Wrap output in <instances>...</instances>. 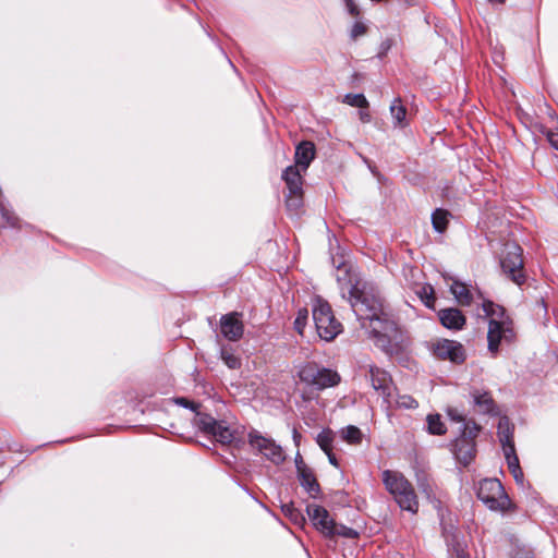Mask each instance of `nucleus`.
Wrapping results in <instances>:
<instances>
[{"mask_svg":"<svg viewBox=\"0 0 558 558\" xmlns=\"http://www.w3.org/2000/svg\"><path fill=\"white\" fill-rule=\"evenodd\" d=\"M296 377L303 384L300 398L303 402H311L319 398V392L336 387L341 381L340 374L316 362H306L299 366Z\"/></svg>","mask_w":558,"mask_h":558,"instance_id":"1","label":"nucleus"},{"mask_svg":"<svg viewBox=\"0 0 558 558\" xmlns=\"http://www.w3.org/2000/svg\"><path fill=\"white\" fill-rule=\"evenodd\" d=\"M482 307L485 315L490 318L487 331L488 351L496 355L501 342L511 343L514 341L513 322L506 316V310L493 301L485 300Z\"/></svg>","mask_w":558,"mask_h":558,"instance_id":"2","label":"nucleus"},{"mask_svg":"<svg viewBox=\"0 0 558 558\" xmlns=\"http://www.w3.org/2000/svg\"><path fill=\"white\" fill-rule=\"evenodd\" d=\"M383 483L402 510L416 513L418 499L412 483L400 472L385 470Z\"/></svg>","mask_w":558,"mask_h":558,"instance_id":"3","label":"nucleus"},{"mask_svg":"<svg viewBox=\"0 0 558 558\" xmlns=\"http://www.w3.org/2000/svg\"><path fill=\"white\" fill-rule=\"evenodd\" d=\"M349 301L359 320H369L371 325L383 320V305L380 300L362 291L357 286H353L350 289Z\"/></svg>","mask_w":558,"mask_h":558,"instance_id":"4","label":"nucleus"},{"mask_svg":"<svg viewBox=\"0 0 558 558\" xmlns=\"http://www.w3.org/2000/svg\"><path fill=\"white\" fill-rule=\"evenodd\" d=\"M523 250L515 242H507L500 256V267L502 272L518 286H522L525 280Z\"/></svg>","mask_w":558,"mask_h":558,"instance_id":"5","label":"nucleus"},{"mask_svg":"<svg viewBox=\"0 0 558 558\" xmlns=\"http://www.w3.org/2000/svg\"><path fill=\"white\" fill-rule=\"evenodd\" d=\"M313 319L322 340L332 341L342 331V324L335 317L331 306L326 301H317L313 308Z\"/></svg>","mask_w":558,"mask_h":558,"instance_id":"6","label":"nucleus"},{"mask_svg":"<svg viewBox=\"0 0 558 558\" xmlns=\"http://www.w3.org/2000/svg\"><path fill=\"white\" fill-rule=\"evenodd\" d=\"M481 432V426L474 421L464 424L462 434L453 442L456 459L464 466L469 465L476 456L475 439Z\"/></svg>","mask_w":558,"mask_h":558,"instance_id":"7","label":"nucleus"},{"mask_svg":"<svg viewBox=\"0 0 558 558\" xmlns=\"http://www.w3.org/2000/svg\"><path fill=\"white\" fill-rule=\"evenodd\" d=\"M477 497L490 510L506 511L511 507V500L497 478H485L480 482Z\"/></svg>","mask_w":558,"mask_h":558,"instance_id":"8","label":"nucleus"},{"mask_svg":"<svg viewBox=\"0 0 558 558\" xmlns=\"http://www.w3.org/2000/svg\"><path fill=\"white\" fill-rule=\"evenodd\" d=\"M303 170L295 166H289L282 173V180L289 190L286 205L289 209H299L303 203Z\"/></svg>","mask_w":558,"mask_h":558,"instance_id":"9","label":"nucleus"},{"mask_svg":"<svg viewBox=\"0 0 558 558\" xmlns=\"http://www.w3.org/2000/svg\"><path fill=\"white\" fill-rule=\"evenodd\" d=\"M248 444L251 448L263 454L267 460L275 464H281L286 460L284 451L274 439L263 436L257 430L248 434Z\"/></svg>","mask_w":558,"mask_h":558,"instance_id":"10","label":"nucleus"},{"mask_svg":"<svg viewBox=\"0 0 558 558\" xmlns=\"http://www.w3.org/2000/svg\"><path fill=\"white\" fill-rule=\"evenodd\" d=\"M211 439L229 448H238L239 444L242 441L235 423L227 417L222 420L211 417Z\"/></svg>","mask_w":558,"mask_h":558,"instance_id":"11","label":"nucleus"},{"mask_svg":"<svg viewBox=\"0 0 558 558\" xmlns=\"http://www.w3.org/2000/svg\"><path fill=\"white\" fill-rule=\"evenodd\" d=\"M430 351L436 359L453 364H462L466 359L464 347L454 340L436 339L430 342Z\"/></svg>","mask_w":558,"mask_h":558,"instance_id":"12","label":"nucleus"},{"mask_svg":"<svg viewBox=\"0 0 558 558\" xmlns=\"http://www.w3.org/2000/svg\"><path fill=\"white\" fill-rule=\"evenodd\" d=\"M367 374L372 387L383 397L387 408H391V397L395 386L390 374L374 364L368 365Z\"/></svg>","mask_w":558,"mask_h":558,"instance_id":"13","label":"nucleus"},{"mask_svg":"<svg viewBox=\"0 0 558 558\" xmlns=\"http://www.w3.org/2000/svg\"><path fill=\"white\" fill-rule=\"evenodd\" d=\"M371 336L374 339L375 345L380 348L384 352L392 355L398 352V345L392 343L388 336V331L395 329V324L387 319L377 323L375 326L371 325Z\"/></svg>","mask_w":558,"mask_h":558,"instance_id":"14","label":"nucleus"},{"mask_svg":"<svg viewBox=\"0 0 558 558\" xmlns=\"http://www.w3.org/2000/svg\"><path fill=\"white\" fill-rule=\"evenodd\" d=\"M308 518L313 522V525L326 537H333L335 532L332 531L335 521L330 518L329 512L322 506L308 505L306 507Z\"/></svg>","mask_w":558,"mask_h":558,"instance_id":"15","label":"nucleus"},{"mask_svg":"<svg viewBox=\"0 0 558 558\" xmlns=\"http://www.w3.org/2000/svg\"><path fill=\"white\" fill-rule=\"evenodd\" d=\"M220 333L229 341H239L244 333L242 313L231 312L222 315L219 323Z\"/></svg>","mask_w":558,"mask_h":558,"instance_id":"16","label":"nucleus"},{"mask_svg":"<svg viewBox=\"0 0 558 558\" xmlns=\"http://www.w3.org/2000/svg\"><path fill=\"white\" fill-rule=\"evenodd\" d=\"M441 325L450 330H462L466 324L464 314L456 307L442 308L438 312Z\"/></svg>","mask_w":558,"mask_h":558,"instance_id":"17","label":"nucleus"},{"mask_svg":"<svg viewBox=\"0 0 558 558\" xmlns=\"http://www.w3.org/2000/svg\"><path fill=\"white\" fill-rule=\"evenodd\" d=\"M316 148L313 142L303 141L295 147L294 165L305 172L315 158Z\"/></svg>","mask_w":558,"mask_h":558,"instance_id":"18","label":"nucleus"},{"mask_svg":"<svg viewBox=\"0 0 558 558\" xmlns=\"http://www.w3.org/2000/svg\"><path fill=\"white\" fill-rule=\"evenodd\" d=\"M298 476L300 484L305 488L308 495L312 498H317L320 494V486L312 469L308 466H300Z\"/></svg>","mask_w":558,"mask_h":558,"instance_id":"19","label":"nucleus"},{"mask_svg":"<svg viewBox=\"0 0 558 558\" xmlns=\"http://www.w3.org/2000/svg\"><path fill=\"white\" fill-rule=\"evenodd\" d=\"M514 426L510 423L508 417H501L498 423L497 435L502 446L504 453H508L510 447L515 449L513 439Z\"/></svg>","mask_w":558,"mask_h":558,"instance_id":"20","label":"nucleus"},{"mask_svg":"<svg viewBox=\"0 0 558 558\" xmlns=\"http://www.w3.org/2000/svg\"><path fill=\"white\" fill-rule=\"evenodd\" d=\"M475 405L482 413L497 415L498 408L489 391L474 390L472 392Z\"/></svg>","mask_w":558,"mask_h":558,"instance_id":"21","label":"nucleus"},{"mask_svg":"<svg viewBox=\"0 0 558 558\" xmlns=\"http://www.w3.org/2000/svg\"><path fill=\"white\" fill-rule=\"evenodd\" d=\"M450 290L460 305L469 306L472 304L473 295L465 283L454 280Z\"/></svg>","mask_w":558,"mask_h":558,"instance_id":"22","label":"nucleus"},{"mask_svg":"<svg viewBox=\"0 0 558 558\" xmlns=\"http://www.w3.org/2000/svg\"><path fill=\"white\" fill-rule=\"evenodd\" d=\"M505 458L507 460L508 469L512 476L514 477L515 482L522 484L524 480V474L520 466L515 449H512L510 447V449H508V453H505Z\"/></svg>","mask_w":558,"mask_h":558,"instance_id":"23","label":"nucleus"},{"mask_svg":"<svg viewBox=\"0 0 558 558\" xmlns=\"http://www.w3.org/2000/svg\"><path fill=\"white\" fill-rule=\"evenodd\" d=\"M407 108L402 104L401 98H396L390 105V113L393 119L396 126L404 128L408 125L407 121Z\"/></svg>","mask_w":558,"mask_h":558,"instance_id":"24","label":"nucleus"},{"mask_svg":"<svg viewBox=\"0 0 558 558\" xmlns=\"http://www.w3.org/2000/svg\"><path fill=\"white\" fill-rule=\"evenodd\" d=\"M449 216H450V213L448 210L442 209V208H437L432 215L433 228L437 232L444 233L448 228Z\"/></svg>","mask_w":558,"mask_h":558,"instance_id":"25","label":"nucleus"},{"mask_svg":"<svg viewBox=\"0 0 558 558\" xmlns=\"http://www.w3.org/2000/svg\"><path fill=\"white\" fill-rule=\"evenodd\" d=\"M220 357L231 369H238L241 367V359L235 354V350L231 347L223 345L220 350Z\"/></svg>","mask_w":558,"mask_h":558,"instance_id":"26","label":"nucleus"},{"mask_svg":"<svg viewBox=\"0 0 558 558\" xmlns=\"http://www.w3.org/2000/svg\"><path fill=\"white\" fill-rule=\"evenodd\" d=\"M282 513L295 525L302 526L305 523L303 513L292 502L281 506Z\"/></svg>","mask_w":558,"mask_h":558,"instance_id":"27","label":"nucleus"},{"mask_svg":"<svg viewBox=\"0 0 558 558\" xmlns=\"http://www.w3.org/2000/svg\"><path fill=\"white\" fill-rule=\"evenodd\" d=\"M342 439L350 445H361L363 440V433L354 425H349L341 430Z\"/></svg>","mask_w":558,"mask_h":558,"instance_id":"28","label":"nucleus"},{"mask_svg":"<svg viewBox=\"0 0 558 558\" xmlns=\"http://www.w3.org/2000/svg\"><path fill=\"white\" fill-rule=\"evenodd\" d=\"M427 429L432 435H445L447 432V427L445 423L441 421L439 414H429L427 415Z\"/></svg>","mask_w":558,"mask_h":558,"instance_id":"29","label":"nucleus"},{"mask_svg":"<svg viewBox=\"0 0 558 558\" xmlns=\"http://www.w3.org/2000/svg\"><path fill=\"white\" fill-rule=\"evenodd\" d=\"M335 440V433L330 428L323 429L316 438L317 445L320 449L328 453V451L332 450V442Z\"/></svg>","mask_w":558,"mask_h":558,"instance_id":"30","label":"nucleus"},{"mask_svg":"<svg viewBox=\"0 0 558 558\" xmlns=\"http://www.w3.org/2000/svg\"><path fill=\"white\" fill-rule=\"evenodd\" d=\"M449 553L452 558H470V555L466 553L465 544L460 542L456 535L451 537L448 543Z\"/></svg>","mask_w":558,"mask_h":558,"instance_id":"31","label":"nucleus"},{"mask_svg":"<svg viewBox=\"0 0 558 558\" xmlns=\"http://www.w3.org/2000/svg\"><path fill=\"white\" fill-rule=\"evenodd\" d=\"M416 293L426 307L434 308L436 296L433 286L424 284Z\"/></svg>","mask_w":558,"mask_h":558,"instance_id":"32","label":"nucleus"},{"mask_svg":"<svg viewBox=\"0 0 558 558\" xmlns=\"http://www.w3.org/2000/svg\"><path fill=\"white\" fill-rule=\"evenodd\" d=\"M344 102L356 108H367L368 101L363 94H347Z\"/></svg>","mask_w":558,"mask_h":558,"instance_id":"33","label":"nucleus"},{"mask_svg":"<svg viewBox=\"0 0 558 558\" xmlns=\"http://www.w3.org/2000/svg\"><path fill=\"white\" fill-rule=\"evenodd\" d=\"M308 318V311L307 308L303 307L298 311V315L294 320V329L299 335H303L304 328L307 324Z\"/></svg>","mask_w":558,"mask_h":558,"instance_id":"34","label":"nucleus"},{"mask_svg":"<svg viewBox=\"0 0 558 558\" xmlns=\"http://www.w3.org/2000/svg\"><path fill=\"white\" fill-rule=\"evenodd\" d=\"M332 531L335 532V536H342L347 538H357L359 533L352 529L348 527L343 524H337L335 523Z\"/></svg>","mask_w":558,"mask_h":558,"instance_id":"35","label":"nucleus"},{"mask_svg":"<svg viewBox=\"0 0 558 558\" xmlns=\"http://www.w3.org/2000/svg\"><path fill=\"white\" fill-rule=\"evenodd\" d=\"M396 407L403 409H416L418 402L410 395H399L396 400Z\"/></svg>","mask_w":558,"mask_h":558,"instance_id":"36","label":"nucleus"},{"mask_svg":"<svg viewBox=\"0 0 558 558\" xmlns=\"http://www.w3.org/2000/svg\"><path fill=\"white\" fill-rule=\"evenodd\" d=\"M367 26L362 22H355L351 28L350 37L352 40H356L359 37L364 36L367 33Z\"/></svg>","mask_w":558,"mask_h":558,"instance_id":"37","label":"nucleus"},{"mask_svg":"<svg viewBox=\"0 0 558 558\" xmlns=\"http://www.w3.org/2000/svg\"><path fill=\"white\" fill-rule=\"evenodd\" d=\"M195 425L202 433H204L205 436L209 433V423L206 415L196 418Z\"/></svg>","mask_w":558,"mask_h":558,"instance_id":"38","label":"nucleus"},{"mask_svg":"<svg viewBox=\"0 0 558 558\" xmlns=\"http://www.w3.org/2000/svg\"><path fill=\"white\" fill-rule=\"evenodd\" d=\"M344 2L351 16L359 17L361 15V10L354 0H344Z\"/></svg>","mask_w":558,"mask_h":558,"instance_id":"39","label":"nucleus"},{"mask_svg":"<svg viewBox=\"0 0 558 558\" xmlns=\"http://www.w3.org/2000/svg\"><path fill=\"white\" fill-rule=\"evenodd\" d=\"M175 403L180 404V405H182L184 408H190L193 411H196V409L198 407L196 403H194L193 401L187 400L186 398H177L175 399Z\"/></svg>","mask_w":558,"mask_h":558,"instance_id":"40","label":"nucleus"},{"mask_svg":"<svg viewBox=\"0 0 558 558\" xmlns=\"http://www.w3.org/2000/svg\"><path fill=\"white\" fill-rule=\"evenodd\" d=\"M547 137L551 146L558 150V132H549Z\"/></svg>","mask_w":558,"mask_h":558,"instance_id":"41","label":"nucleus"},{"mask_svg":"<svg viewBox=\"0 0 558 558\" xmlns=\"http://www.w3.org/2000/svg\"><path fill=\"white\" fill-rule=\"evenodd\" d=\"M326 456L328 457V460H329L331 465H333L335 468H339L338 459L336 458V456L332 452V450L328 451V453H326Z\"/></svg>","mask_w":558,"mask_h":558,"instance_id":"42","label":"nucleus"},{"mask_svg":"<svg viewBox=\"0 0 558 558\" xmlns=\"http://www.w3.org/2000/svg\"><path fill=\"white\" fill-rule=\"evenodd\" d=\"M301 437H302L301 434L298 432L296 428H294L293 429V440H294L296 446H299Z\"/></svg>","mask_w":558,"mask_h":558,"instance_id":"43","label":"nucleus"},{"mask_svg":"<svg viewBox=\"0 0 558 558\" xmlns=\"http://www.w3.org/2000/svg\"><path fill=\"white\" fill-rule=\"evenodd\" d=\"M295 466H296V471L299 472V468H300V466H307V465L305 464V462L303 461V459L300 457V458H296V459H295Z\"/></svg>","mask_w":558,"mask_h":558,"instance_id":"44","label":"nucleus"},{"mask_svg":"<svg viewBox=\"0 0 558 558\" xmlns=\"http://www.w3.org/2000/svg\"><path fill=\"white\" fill-rule=\"evenodd\" d=\"M489 2H496V3H499V4H504L506 2V0H488Z\"/></svg>","mask_w":558,"mask_h":558,"instance_id":"45","label":"nucleus"},{"mask_svg":"<svg viewBox=\"0 0 558 558\" xmlns=\"http://www.w3.org/2000/svg\"><path fill=\"white\" fill-rule=\"evenodd\" d=\"M452 418L457 420V421H463V417L461 415H457V416L452 415Z\"/></svg>","mask_w":558,"mask_h":558,"instance_id":"46","label":"nucleus"},{"mask_svg":"<svg viewBox=\"0 0 558 558\" xmlns=\"http://www.w3.org/2000/svg\"><path fill=\"white\" fill-rule=\"evenodd\" d=\"M407 4L412 5L415 0H403Z\"/></svg>","mask_w":558,"mask_h":558,"instance_id":"47","label":"nucleus"},{"mask_svg":"<svg viewBox=\"0 0 558 558\" xmlns=\"http://www.w3.org/2000/svg\"><path fill=\"white\" fill-rule=\"evenodd\" d=\"M217 403H219L221 407H223V403L221 402V400H217Z\"/></svg>","mask_w":558,"mask_h":558,"instance_id":"48","label":"nucleus"}]
</instances>
